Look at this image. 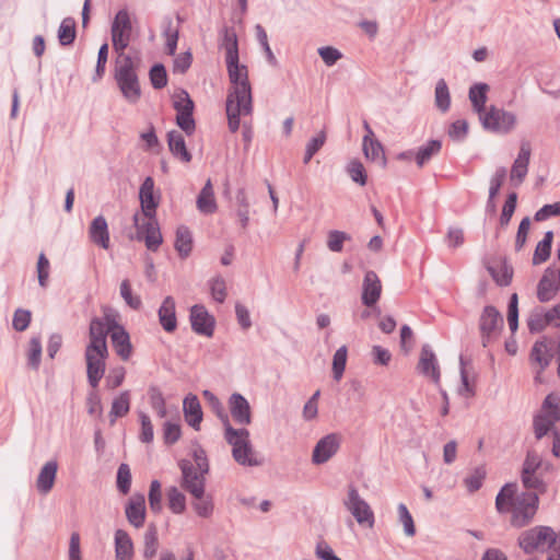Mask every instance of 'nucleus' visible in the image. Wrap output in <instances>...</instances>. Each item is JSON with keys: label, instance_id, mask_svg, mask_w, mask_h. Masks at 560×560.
Segmentation results:
<instances>
[{"label": "nucleus", "instance_id": "nucleus-52", "mask_svg": "<svg viewBox=\"0 0 560 560\" xmlns=\"http://www.w3.org/2000/svg\"><path fill=\"white\" fill-rule=\"evenodd\" d=\"M117 489L120 493L127 494L131 487V471L127 464L119 465L117 470Z\"/></svg>", "mask_w": 560, "mask_h": 560}, {"label": "nucleus", "instance_id": "nucleus-12", "mask_svg": "<svg viewBox=\"0 0 560 560\" xmlns=\"http://www.w3.org/2000/svg\"><path fill=\"white\" fill-rule=\"evenodd\" d=\"M178 465L182 471V488L195 499H200L205 494L207 474L198 471L188 459H182Z\"/></svg>", "mask_w": 560, "mask_h": 560}, {"label": "nucleus", "instance_id": "nucleus-13", "mask_svg": "<svg viewBox=\"0 0 560 560\" xmlns=\"http://www.w3.org/2000/svg\"><path fill=\"white\" fill-rule=\"evenodd\" d=\"M116 325H117V323L115 322V319L110 318L107 315L103 318L94 317L90 323V328H89L90 342L88 343L86 348H92L93 351L97 350V349H102L103 351H106L107 335L112 334V331L114 330V327Z\"/></svg>", "mask_w": 560, "mask_h": 560}, {"label": "nucleus", "instance_id": "nucleus-15", "mask_svg": "<svg viewBox=\"0 0 560 560\" xmlns=\"http://www.w3.org/2000/svg\"><path fill=\"white\" fill-rule=\"evenodd\" d=\"M189 320L191 329L200 336L212 337L214 332L215 319L201 304L191 306Z\"/></svg>", "mask_w": 560, "mask_h": 560}, {"label": "nucleus", "instance_id": "nucleus-28", "mask_svg": "<svg viewBox=\"0 0 560 560\" xmlns=\"http://www.w3.org/2000/svg\"><path fill=\"white\" fill-rule=\"evenodd\" d=\"M122 96L131 104H136L141 97V89L138 74L114 78Z\"/></svg>", "mask_w": 560, "mask_h": 560}, {"label": "nucleus", "instance_id": "nucleus-41", "mask_svg": "<svg viewBox=\"0 0 560 560\" xmlns=\"http://www.w3.org/2000/svg\"><path fill=\"white\" fill-rule=\"evenodd\" d=\"M553 240L552 231H547L544 235V238L537 244L534 256H533V265L537 266L545 261H547L550 257L551 253V244Z\"/></svg>", "mask_w": 560, "mask_h": 560}, {"label": "nucleus", "instance_id": "nucleus-31", "mask_svg": "<svg viewBox=\"0 0 560 560\" xmlns=\"http://www.w3.org/2000/svg\"><path fill=\"white\" fill-rule=\"evenodd\" d=\"M167 144L174 158L184 163H189L192 159L191 153L187 150L183 135L177 130L167 132Z\"/></svg>", "mask_w": 560, "mask_h": 560}, {"label": "nucleus", "instance_id": "nucleus-44", "mask_svg": "<svg viewBox=\"0 0 560 560\" xmlns=\"http://www.w3.org/2000/svg\"><path fill=\"white\" fill-rule=\"evenodd\" d=\"M75 21L72 18H65L58 28V40L61 46H69L75 39Z\"/></svg>", "mask_w": 560, "mask_h": 560}, {"label": "nucleus", "instance_id": "nucleus-62", "mask_svg": "<svg viewBox=\"0 0 560 560\" xmlns=\"http://www.w3.org/2000/svg\"><path fill=\"white\" fill-rule=\"evenodd\" d=\"M399 521L404 526V532L407 536L412 537L416 534L413 518L404 503L398 505Z\"/></svg>", "mask_w": 560, "mask_h": 560}, {"label": "nucleus", "instance_id": "nucleus-22", "mask_svg": "<svg viewBox=\"0 0 560 560\" xmlns=\"http://www.w3.org/2000/svg\"><path fill=\"white\" fill-rule=\"evenodd\" d=\"M139 199L142 213L145 218L156 215L160 196L154 195V180L152 177L148 176L141 184Z\"/></svg>", "mask_w": 560, "mask_h": 560}, {"label": "nucleus", "instance_id": "nucleus-34", "mask_svg": "<svg viewBox=\"0 0 560 560\" xmlns=\"http://www.w3.org/2000/svg\"><path fill=\"white\" fill-rule=\"evenodd\" d=\"M57 470L58 464L56 460H49L42 467L36 481L37 490L40 493L47 494L52 489Z\"/></svg>", "mask_w": 560, "mask_h": 560}, {"label": "nucleus", "instance_id": "nucleus-36", "mask_svg": "<svg viewBox=\"0 0 560 560\" xmlns=\"http://www.w3.org/2000/svg\"><path fill=\"white\" fill-rule=\"evenodd\" d=\"M529 359L532 363L539 365L538 374H541L552 360V353L547 341L537 340L532 347Z\"/></svg>", "mask_w": 560, "mask_h": 560}, {"label": "nucleus", "instance_id": "nucleus-57", "mask_svg": "<svg viewBox=\"0 0 560 560\" xmlns=\"http://www.w3.org/2000/svg\"><path fill=\"white\" fill-rule=\"evenodd\" d=\"M120 295L126 302V304L132 310H139L142 305L141 299L139 295H133L131 291V285L128 280H124L120 283Z\"/></svg>", "mask_w": 560, "mask_h": 560}, {"label": "nucleus", "instance_id": "nucleus-23", "mask_svg": "<svg viewBox=\"0 0 560 560\" xmlns=\"http://www.w3.org/2000/svg\"><path fill=\"white\" fill-rule=\"evenodd\" d=\"M530 159V147L527 142H523L520 148L517 158L515 159L511 168V182L518 186L525 179L528 172V164Z\"/></svg>", "mask_w": 560, "mask_h": 560}, {"label": "nucleus", "instance_id": "nucleus-51", "mask_svg": "<svg viewBox=\"0 0 560 560\" xmlns=\"http://www.w3.org/2000/svg\"><path fill=\"white\" fill-rule=\"evenodd\" d=\"M148 499L151 511L153 513H160L163 506L161 482L159 480L151 481Z\"/></svg>", "mask_w": 560, "mask_h": 560}, {"label": "nucleus", "instance_id": "nucleus-56", "mask_svg": "<svg viewBox=\"0 0 560 560\" xmlns=\"http://www.w3.org/2000/svg\"><path fill=\"white\" fill-rule=\"evenodd\" d=\"M151 84L154 89H163L167 84V73L162 63L154 65L149 72Z\"/></svg>", "mask_w": 560, "mask_h": 560}, {"label": "nucleus", "instance_id": "nucleus-18", "mask_svg": "<svg viewBox=\"0 0 560 560\" xmlns=\"http://www.w3.org/2000/svg\"><path fill=\"white\" fill-rule=\"evenodd\" d=\"M340 439L337 434L330 433L322 438L313 450L312 460L320 465L328 462L339 450Z\"/></svg>", "mask_w": 560, "mask_h": 560}, {"label": "nucleus", "instance_id": "nucleus-42", "mask_svg": "<svg viewBox=\"0 0 560 560\" xmlns=\"http://www.w3.org/2000/svg\"><path fill=\"white\" fill-rule=\"evenodd\" d=\"M236 215L240 220L241 226L246 229L249 223V201L245 188H238L235 195Z\"/></svg>", "mask_w": 560, "mask_h": 560}, {"label": "nucleus", "instance_id": "nucleus-54", "mask_svg": "<svg viewBox=\"0 0 560 560\" xmlns=\"http://www.w3.org/2000/svg\"><path fill=\"white\" fill-rule=\"evenodd\" d=\"M212 299L218 303H223L226 299V283L221 276H217L209 281Z\"/></svg>", "mask_w": 560, "mask_h": 560}, {"label": "nucleus", "instance_id": "nucleus-61", "mask_svg": "<svg viewBox=\"0 0 560 560\" xmlns=\"http://www.w3.org/2000/svg\"><path fill=\"white\" fill-rule=\"evenodd\" d=\"M42 358V341L39 337H32L28 349V365L38 369Z\"/></svg>", "mask_w": 560, "mask_h": 560}, {"label": "nucleus", "instance_id": "nucleus-8", "mask_svg": "<svg viewBox=\"0 0 560 560\" xmlns=\"http://www.w3.org/2000/svg\"><path fill=\"white\" fill-rule=\"evenodd\" d=\"M114 51L126 50L132 38L130 14L126 9L119 10L110 26Z\"/></svg>", "mask_w": 560, "mask_h": 560}, {"label": "nucleus", "instance_id": "nucleus-40", "mask_svg": "<svg viewBox=\"0 0 560 560\" xmlns=\"http://www.w3.org/2000/svg\"><path fill=\"white\" fill-rule=\"evenodd\" d=\"M130 410V392L124 390L112 402L109 411L110 423L114 424L117 418L126 416Z\"/></svg>", "mask_w": 560, "mask_h": 560}, {"label": "nucleus", "instance_id": "nucleus-55", "mask_svg": "<svg viewBox=\"0 0 560 560\" xmlns=\"http://www.w3.org/2000/svg\"><path fill=\"white\" fill-rule=\"evenodd\" d=\"M351 240V236L342 231L332 230L328 233L327 247L334 253H340L343 248V242Z\"/></svg>", "mask_w": 560, "mask_h": 560}, {"label": "nucleus", "instance_id": "nucleus-21", "mask_svg": "<svg viewBox=\"0 0 560 560\" xmlns=\"http://www.w3.org/2000/svg\"><path fill=\"white\" fill-rule=\"evenodd\" d=\"M233 420L241 425L252 423V408L248 400L240 393H233L228 401Z\"/></svg>", "mask_w": 560, "mask_h": 560}, {"label": "nucleus", "instance_id": "nucleus-64", "mask_svg": "<svg viewBox=\"0 0 560 560\" xmlns=\"http://www.w3.org/2000/svg\"><path fill=\"white\" fill-rule=\"evenodd\" d=\"M555 215H560V201L542 206L536 211L534 219L537 222H541Z\"/></svg>", "mask_w": 560, "mask_h": 560}, {"label": "nucleus", "instance_id": "nucleus-45", "mask_svg": "<svg viewBox=\"0 0 560 560\" xmlns=\"http://www.w3.org/2000/svg\"><path fill=\"white\" fill-rule=\"evenodd\" d=\"M435 105L442 112L446 113L451 106V95L448 86L444 79H440L435 86Z\"/></svg>", "mask_w": 560, "mask_h": 560}, {"label": "nucleus", "instance_id": "nucleus-17", "mask_svg": "<svg viewBox=\"0 0 560 560\" xmlns=\"http://www.w3.org/2000/svg\"><path fill=\"white\" fill-rule=\"evenodd\" d=\"M417 370L420 374L425 377H429L434 382V384L439 385L441 380V372L438 358L432 350L431 346L423 345L420 352L419 362L417 365Z\"/></svg>", "mask_w": 560, "mask_h": 560}, {"label": "nucleus", "instance_id": "nucleus-14", "mask_svg": "<svg viewBox=\"0 0 560 560\" xmlns=\"http://www.w3.org/2000/svg\"><path fill=\"white\" fill-rule=\"evenodd\" d=\"M107 355V349L106 351H103L102 349L93 351L92 348H85L88 382L93 389L98 386L100 381L105 374V360Z\"/></svg>", "mask_w": 560, "mask_h": 560}, {"label": "nucleus", "instance_id": "nucleus-6", "mask_svg": "<svg viewBox=\"0 0 560 560\" xmlns=\"http://www.w3.org/2000/svg\"><path fill=\"white\" fill-rule=\"evenodd\" d=\"M479 119L483 129L500 135L510 133L515 128L517 121L514 113L494 105L489 106Z\"/></svg>", "mask_w": 560, "mask_h": 560}, {"label": "nucleus", "instance_id": "nucleus-50", "mask_svg": "<svg viewBox=\"0 0 560 560\" xmlns=\"http://www.w3.org/2000/svg\"><path fill=\"white\" fill-rule=\"evenodd\" d=\"M486 474V468L483 466H479L464 479V483L470 493L478 491L482 487Z\"/></svg>", "mask_w": 560, "mask_h": 560}, {"label": "nucleus", "instance_id": "nucleus-59", "mask_svg": "<svg viewBox=\"0 0 560 560\" xmlns=\"http://www.w3.org/2000/svg\"><path fill=\"white\" fill-rule=\"evenodd\" d=\"M522 483L526 489L534 490L537 494L546 491V483L536 472L522 475Z\"/></svg>", "mask_w": 560, "mask_h": 560}, {"label": "nucleus", "instance_id": "nucleus-46", "mask_svg": "<svg viewBox=\"0 0 560 560\" xmlns=\"http://www.w3.org/2000/svg\"><path fill=\"white\" fill-rule=\"evenodd\" d=\"M144 549H143V557L147 560L152 559L158 551V529L154 524H150L148 526V529L144 534Z\"/></svg>", "mask_w": 560, "mask_h": 560}, {"label": "nucleus", "instance_id": "nucleus-16", "mask_svg": "<svg viewBox=\"0 0 560 560\" xmlns=\"http://www.w3.org/2000/svg\"><path fill=\"white\" fill-rule=\"evenodd\" d=\"M363 129L365 135L362 139V150L365 158L384 167L387 161L383 144L375 138L374 131L366 120L363 121Z\"/></svg>", "mask_w": 560, "mask_h": 560}, {"label": "nucleus", "instance_id": "nucleus-9", "mask_svg": "<svg viewBox=\"0 0 560 560\" xmlns=\"http://www.w3.org/2000/svg\"><path fill=\"white\" fill-rule=\"evenodd\" d=\"M139 213L133 214V224L137 229L136 238L138 241H144L145 247L151 252H156L163 242L162 233L160 230L156 215L147 218L148 220L140 223Z\"/></svg>", "mask_w": 560, "mask_h": 560}, {"label": "nucleus", "instance_id": "nucleus-33", "mask_svg": "<svg viewBox=\"0 0 560 560\" xmlns=\"http://www.w3.org/2000/svg\"><path fill=\"white\" fill-rule=\"evenodd\" d=\"M115 52L117 56L114 66V78L130 77L137 74L139 60H135L129 54H126L125 50Z\"/></svg>", "mask_w": 560, "mask_h": 560}, {"label": "nucleus", "instance_id": "nucleus-63", "mask_svg": "<svg viewBox=\"0 0 560 560\" xmlns=\"http://www.w3.org/2000/svg\"><path fill=\"white\" fill-rule=\"evenodd\" d=\"M182 435L180 425L171 421H166L163 427V439L165 444L172 445L176 443Z\"/></svg>", "mask_w": 560, "mask_h": 560}, {"label": "nucleus", "instance_id": "nucleus-11", "mask_svg": "<svg viewBox=\"0 0 560 560\" xmlns=\"http://www.w3.org/2000/svg\"><path fill=\"white\" fill-rule=\"evenodd\" d=\"M479 328L482 346L488 347L503 328L502 315L494 306L488 305L483 308L479 319Z\"/></svg>", "mask_w": 560, "mask_h": 560}, {"label": "nucleus", "instance_id": "nucleus-19", "mask_svg": "<svg viewBox=\"0 0 560 560\" xmlns=\"http://www.w3.org/2000/svg\"><path fill=\"white\" fill-rule=\"evenodd\" d=\"M127 521L135 528H141L145 523V498L142 493H135L125 506Z\"/></svg>", "mask_w": 560, "mask_h": 560}, {"label": "nucleus", "instance_id": "nucleus-58", "mask_svg": "<svg viewBox=\"0 0 560 560\" xmlns=\"http://www.w3.org/2000/svg\"><path fill=\"white\" fill-rule=\"evenodd\" d=\"M516 202H517V194L510 192L504 202L502 213L500 215L501 226H506L510 223L511 218L516 209Z\"/></svg>", "mask_w": 560, "mask_h": 560}, {"label": "nucleus", "instance_id": "nucleus-30", "mask_svg": "<svg viewBox=\"0 0 560 560\" xmlns=\"http://www.w3.org/2000/svg\"><path fill=\"white\" fill-rule=\"evenodd\" d=\"M114 542L116 560H132L135 555L133 542L125 529L115 530Z\"/></svg>", "mask_w": 560, "mask_h": 560}, {"label": "nucleus", "instance_id": "nucleus-2", "mask_svg": "<svg viewBox=\"0 0 560 560\" xmlns=\"http://www.w3.org/2000/svg\"><path fill=\"white\" fill-rule=\"evenodd\" d=\"M516 483L504 485L495 498V509L499 513H511L510 524L515 528L527 526L534 520L539 497L536 492L516 493Z\"/></svg>", "mask_w": 560, "mask_h": 560}, {"label": "nucleus", "instance_id": "nucleus-37", "mask_svg": "<svg viewBox=\"0 0 560 560\" xmlns=\"http://www.w3.org/2000/svg\"><path fill=\"white\" fill-rule=\"evenodd\" d=\"M197 209L203 214H212L217 211V202L211 180L208 179L197 197Z\"/></svg>", "mask_w": 560, "mask_h": 560}, {"label": "nucleus", "instance_id": "nucleus-4", "mask_svg": "<svg viewBox=\"0 0 560 560\" xmlns=\"http://www.w3.org/2000/svg\"><path fill=\"white\" fill-rule=\"evenodd\" d=\"M560 421V397L549 394L545 397L539 412L533 418V430L535 438L541 440L555 429V424Z\"/></svg>", "mask_w": 560, "mask_h": 560}, {"label": "nucleus", "instance_id": "nucleus-10", "mask_svg": "<svg viewBox=\"0 0 560 560\" xmlns=\"http://www.w3.org/2000/svg\"><path fill=\"white\" fill-rule=\"evenodd\" d=\"M173 106L176 110L177 126L187 136H191L196 130V122L192 117L195 105L189 94L185 90H182L180 93L175 96Z\"/></svg>", "mask_w": 560, "mask_h": 560}, {"label": "nucleus", "instance_id": "nucleus-48", "mask_svg": "<svg viewBox=\"0 0 560 560\" xmlns=\"http://www.w3.org/2000/svg\"><path fill=\"white\" fill-rule=\"evenodd\" d=\"M348 349L346 346L338 348L332 358V376L339 382L343 375L347 363Z\"/></svg>", "mask_w": 560, "mask_h": 560}, {"label": "nucleus", "instance_id": "nucleus-39", "mask_svg": "<svg viewBox=\"0 0 560 560\" xmlns=\"http://www.w3.org/2000/svg\"><path fill=\"white\" fill-rule=\"evenodd\" d=\"M442 149L440 140H429L423 145L419 147L415 153V160L419 167L425 165L434 155L439 154Z\"/></svg>", "mask_w": 560, "mask_h": 560}, {"label": "nucleus", "instance_id": "nucleus-25", "mask_svg": "<svg viewBox=\"0 0 560 560\" xmlns=\"http://www.w3.org/2000/svg\"><path fill=\"white\" fill-rule=\"evenodd\" d=\"M183 412L186 422L195 430H200V423L203 418L202 409L198 397L188 394L183 400Z\"/></svg>", "mask_w": 560, "mask_h": 560}, {"label": "nucleus", "instance_id": "nucleus-26", "mask_svg": "<svg viewBox=\"0 0 560 560\" xmlns=\"http://www.w3.org/2000/svg\"><path fill=\"white\" fill-rule=\"evenodd\" d=\"M560 288V281L555 278V270L547 268L537 285V299L548 302L555 298Z\"/></svg>", "mask_w": 560, "mask_h": 560}, {"label": "nucleus", "instance_id": "nucleus-1", "mask_svg": "<svg viewBox=\"0 0 560 560\" xmlns=\"http://www.w3.org/2000/svg\"><path fill=\"white\" fill-rule=\"evenodd\" d=\"M225 62L231 82L225 102V112L229 129L234 133L240 129L241 116L253 113L252 88L247 67L240 65V59Z\"/></svg>", "mask_w": 560, "mask_h": 560}, {"label": "nucleus", "instance_id": "nucleus-35", "mask_svg": "<svg viewBox=\"0 0 560 560\" xmlns=\"http://www.w3.org/2000/svg\"><path fill=\"white\" fill-rule=\"evenodd\" d=\"M192 233L186 225L176 229L174 247L182 259H186L192 252Z\"/></svg>", "mask_w": 560, "mask_h": 560}, {"label": "nucleus", "instance_id": "nucleus-49", "mask_svg": "<svg viewBox=\"0 0 560 560\" xmlns=\"http://www.w3.org/2000/svg\"><path fill=\"white\" fill-rule=\"evenodd\" d=\"M168 508L175 514H182L186 509V497L176 487L167 490Z\"/></svg>", "mask_w": 560, "mask_h": 560}, {"label": "nucleus", "instance_id": "nucleus-3", "mask_svg": "<svg viewBox=\"0 0 560 560\" xmlns=\"http://www.w3.org/2000/svg\"><path fill=\"white\" fill-rule=\"evenodd\" d=\"M224 439L226 443L232 446V457L238 465L247 467L262 465L264 460L254 450L247 429H235L229 425L224 431Z\"/></svg>", "mask_w": 560, "mask_h": 560}, {"label": "nucleus", "instance_id": "nucleus-7", "mask_svg": "<svg viewBox=\"0 0 560 560\" xmlns=\"http://www.w3.org/2000/svg\"><path fill=\"white\" fill-rule=\"evenodd\" d=\"M346 510L353 516L359 525L372 528L375 523L374 512L371 505L360 495L354 485H349L347 495L343 499Z\"/></svg>", "mask_w": 560, "mask_h": 560}, {"label": "nucleus", "instance_id": "nucleus-60", "mask_svg": "<svg viewBox=\"0 0 560 560\" xmlns=\"http://www.w3.org/2000/svg\"><path fill=\"white\" fill-rule=\"evenodd\" d=\"M139 420L141 423V432L139 439L141 442L149 444L153 441L154 438L151 419L145 412L139 411Z\"/></svg>", "mask_w": 560, "mask_h": 560}, {"label": "nucleus", "instance_id": "nucleus-38", "mask_svg": "<svg viewBox=\"0 0 560 560\" xmlns=\"http://www.w3.org/2000/svg\"><path fill=\"white\" fill-rule=\"evenodd\" d=\"M489 91V85L487 83H475L469 89V100L471 102L472 108L478 113L479 117L487 110V92Z\"/></svg>", "mask_w": 560, "mask_h": 560}, {"label": "nucleus", "instance_id": "nucleus-24", "mask_svg": "<svg viewBox=\"0 0 560 560\" xmlns=\"http://www.w3.org/2000/svg\"><path fill=\"white\" fill-rule=\"evenodd\" d=\"M90 241L96 246L108 249L110 244L108 224L106 219L100 214L93 219L89 228Z\"/></svg>", "mask_w": 560, "mask_h": 560}, {"label": "nucleus", "instance_id": "nucleus-32", "mask_svg": "<svg viewBox=\"0 0 560 560\" xmlns=\"http://www.w3.org/2000/svg\"><path fill=\"white\" fill-rule=\"evenodd\" d=\"M219 47L225 51V61L240 59L237 35L233 27L225 26L222 28Z\"/></svg>", "mask_w": 560, "mask_h": 560}, {"label": "nucleus", "instance_id": "nucleus-29", "mask_svg": "<svg viewBox=\"0 0 560 560\" xmlns=\"http://www.w3.org/2000/svg\"><path fill=\"white\" fill-rule=\"evenodd\" d=\"M110 339L116 353L122 359L128 360L132 352L129 334L120 325H116L110 334Z\"/></svg>", "mask_w": 560, "mask_h": 560}, {"label": "nucleus", "instance_id": "nucleus-5", "mask_svg": "<svg viewBox=\"0 0 560 560\" xmlns=\"http://www.w3.org/2000/svg\"><path fill=\"white\" fill-rule=\"evenodd\" d=\"M556 532L549 526H535L521 533L517 539L518 547L527 555L535 551H545L555 540Z\"/></svg>", "mask_w": 560, "mask_h": 560}, {"label": "nucleus", "instance_id": "nucleus-43", "mask_svg": "<svg viewBox=\"0 0 560 560\" xmlns=\"http://www.w3.org/2000/svg\"><path fill=\"white\" fill-rule=\"evenodd\" d=\"M202 395L205 399L207 400L208 405L210 406L211 410L215 413V416L221 420L224 427V431L229 425H232L230 422V418L228 412L225 411V408L221 400L209 389H206L202 392Z\"/></svg>", "mask_w": 560, "mask_h": 560}, {"label": "nucleus", "instance_id": "nucleus-53", "mask_svg": "<svg viewBox=\"0 0 560 560\" xmlns=\"http://www.w3.org/2000/svg\"><path fill=\"white\" fill-rule=\"evenodd\" d=\"M347 173L351 177V179L359 184L360 186H364L366 184V173L363 164L358 160H352L347 165Z\"/></svg>", "mask_w": 560, "mask_h": 560}, {"label": "nucleus", "instance_id": "nucleus-27", "mask_svg": "<svg viewBox=\"0 0 560 560\" xmlns=\"http://www.w3.org/2000/svg\"><path fill=\"white\" fill-rule=\"evenodd\" d=\"M175 308L176 303L173 296H166L158 311L159 322L167 332H173L177 328Z\"/></svg>", "mask_w": 560, "mask_h": 560}, {"label": "nucleus", "instance_id": "nucleus-47", "mask_svg": "<svg viewBox=\"0 0 560 560\" xmlns=\"http://www.w3.org/2000/svg\"><path fill=\"white\" fill-rule=\"evenodd\" d=\"M148 394L151 408L156 411V415L160 418H165L167 416L166 404L160 388L156 386H151L148 390Z\"/></svg>", "mask_w": 560, "mask_h": 560}, {"label": "nucleus", "instance_id": "nucleus-20", "mask_svg": "<svg viewBox=\"0 0 560 560\" xmlns=\"http://www.w3.org/2000/svg\"><path fill=\"white\" fill-rule=\"evenodd\" d=\"M381 294L382 283L378 276L375 271L368 270L364 275L362 283V304L368 307L374 306L378 302Z\"/></svg>", "mask_w": 560, "mask_h": 560}]
</instances>
